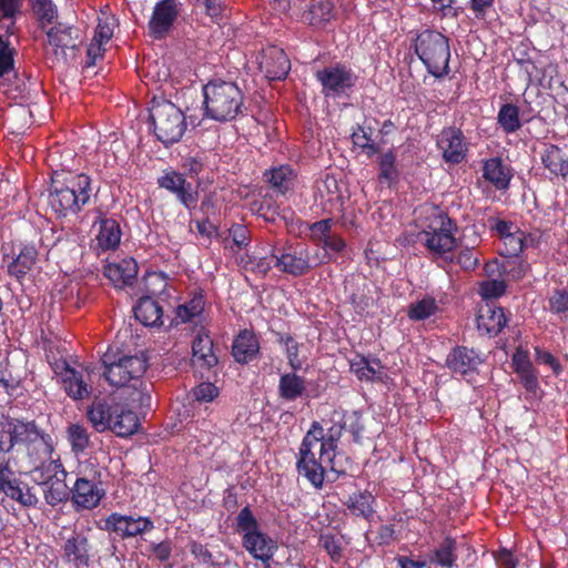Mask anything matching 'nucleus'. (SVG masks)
Listing matches in <instances>:
<instances>
[{
	"instance_id": "nucleus-27",
	"label": "nucleus",
	"mask_w": 568,
	"mask_h": 568,
	"mask_svg": "<svg viewBox=\"0 0 568 568\" xmlns=\"http://www.w3.org/2000/svg\"><path fill=\"white\" fill-rule=\"evenodd\" d=\"M103 496V491L85 478H78L72 489L73 503L84 509L97 507Z\"/></svg>"
},
{
	"instance_id": "nucleus-50",
	"label": "nucleus",
	"mask_w": 568,
	"mask_h": 568,
	"mask_svg": "<svg viewBox=\"0 0 568 568\" xmlns=\"http://www.w3.org/2000/svg\"><path fill=\"white\" fill-rule=\"evenodd\" d=\"M396 156L392 151H388L379 158V180L392 183L397 180L398 171L395 165Z\"/></svg>"
},
{
	"instance_id": "nucleus-44",
	"label": "nucleus",
	"mask_w": 568,
	"mask_h": 568,
	"mask_svg": "<svg viewBox=\"0 0 568 568\" xmlns=\"http://www.w3.org/2000/svg\"><path fill=\"white\" fill-rule=\"evenodd\" d=\"M438 311V305L434 297L426 296L415 303H412L408 308V317L413 321H423Z\"/></svg>"
},
{
	"instance_id": "nucleus-63",
	"label": "nucleus",
	"mask_w": 568,
	"mask_h": 568,
	"mask_svg": "<svg viewBox=\"0 0 568 568\" xmlns=\"http://www.w3.org/2000/svg\"><path fill=\"white\" fill-rule=\"evenodd\" d=\"M328 257L332 260L336 255L344 252L346 248V242L339 235L332 234L322 244Z\"/></svg>"
},
{
	"instance_id": "nucleus-59",
	"label": "nucleus",
	"mask_w": 568,
	"mask_h": 568,
	"mask_svg": "<svg viewBox=\"0 0 568 568\" xmlns=\"http://www.w3.org/2000/svg\"><path fill=\"white\" fill-rule=\"evenodd\" d=\"M114 19L106 17L104 20H100L94 32L93 41L104 44L113 36Z\"/></svg>"
},
{
	"instance_id": "nucleus-43",
	"label": "nucleus",
	"mask_w": 568,
	"mask_h": 568,
	"mask_svg": "<svg viewBox=\"0 0 568 568\" xmlns=\"http://www.w3.org/2000/svg\"><path fill=\"white\" fill-rule=\"evenodd\" d=\"M498 124L506 133H514L521 126L519 109L510 103L501 105L497 115Z\"/></svg>"
},
{
	"instance_id": "nucleus-4",
	"label": "nucleus",
	"mask_w": 568,
	"mask_h": 568,
	"mask_svg": "<svg viewBox=\"0 0 568 568\" xmlns=\"http://www.w3.org/2000/svg\"><path fill=\"white\" fill-rule=\"evenodd\" d=\"M204 115L217 122L234 120L244 112V97L235 82L212 80L203 87Z\"/></svg>"
},
{
	"instance_id": "nucleus-64",
	"label": "nucleus",
	"mask_w": 568,
	"mask_h": 568,
	"mask_svg": "<svg viewBox=\"0 0 568 568\" xmlns=\"http://www.w3.org/2000/svg\"><path fill=\"white\" fill-rule=\"evenodd\" d=\"M217 394V388L212 383H201L193 389L194 398L199 402H211Z\"/></svg>"
},
{
	"instance_id": "nucleus-16",
	"label": "nucleus",
	"mask_w": 568,
	"mask_h": 568,
	"mask_svg": "<svg viewBox=\"0 0 568 568\" xmlns=\"http://www.w3.org/2000/svg\"><path fill=\"white\" fill-rule=\"evenodd\" d=\"M160 187L174 194L178 201L186 209L195 207L197 203V192L192 184L187 182L184 175L176 171H166L158 179Z\"/></svg>"
},
{
	"instance_id": "nucleus-6",
	"label": "nucleus",
	"mask_w": 568,
	"mask_h": 568,
	"mask_svg": "<svg viewBox=\"0 0 568 568\" xmlns=\"http://www.w3.org/2000/svg\"><path fill=\"white\" fill-rule=\"evenodd\" d=\"M415 52L434 77L448 73L450 50L448 39L440 32L426 30L418 34Z\"/></svg>"
},
{
	"instance_id": "nucleus-21",
	"label": "nucleus",
	"mask_w": 568,
	"mask_h": 568,
	"mask_svg": "<svg viewBox=\"0 0 568 568\" xmlns=\"http://www.w3.org/2000/svg\"><path fill=\"white\" fill-rule=\"evenodd\" d=\"M507 323V317L501 307L494 303H486L480 306L477 315V328L481 334L496 336Z\"/></svg>"
},
{
	"instance_id": "nucleus-3",
	"label": "nucleus",
	"mask_w": 568,
	"mask_h": 568,
	"mask_svg": "<svg viewBox=\"0 0 568 568\" xmlns=\"http://www.w3.org/2000/svg\"><path fill=\"white\" fill-rule=\"evenodd\" d=\"M91 179L84 173L54 171L49 204L61 215L78 213L91 199Z\"/></svg>"
},
{
	"instance_id": "nucleus-42",
	"label": "nucleus",
	"mask_w": 568,
	"mask_h": 568,
	"mask_svg": "<svg viewBox=\"0 0 568 568\" xmlns=\"http://www.w3.org/2000/svg\"><path fill=\"white\" fill-rule=\"evenodd\" d=\"M375 497L368 491H358L351 495L346 501L347 508L353 515L369 518L374 513Z\"/></svg>"
},
{
	"instance_id": "nucleus-58",
	"label": "nucleus",
	"mask_w": 568,
	"mask_h": 568,
	"mask_svg": "<svg viewBox=\"0 0 568 568\" xmlns=\"http://www.w3.org/2000/svg\"><path fill=\"white\" fill-rule=\"evenodd\" d=\"M550 311L561 317H568V292L556 291L549 300Z\"/></svg>"
},
{
	"instance_id": "nucleus-28",
	"label": "nucleus",
	"mask_w": 568,
	"mask_h": 568,
	"mask_svg": "<svg viewBox=\"0 0 568 568\" xmlns=\"http://www.w3.org/2000/svg\"><path fill=\"white\" fill-rule=\"evenodd\" d=\"M118 403H110L105 399H95L88 408V418L98 432L110 429L115 416L114 409Z\"/></svg>"
},
{
	"instance_id": "nucleus-48",
	"label": "nucleus",
	"mask_w": 568,
	"mask_h": 568,
	"mask_svg": "<svg viewBox=\"0 0 568 568\" xmlns=\"http://www.w3.org/2000/svg\"><path fill=\"white\" fill-rule=\"evenodd\" d=\"M68 439L75 453L83 452L90 444L87 428L79 424H72L68 427Z\"/></svg>"
},
{
	"instance_id": "nucleus-61",
	"label": "nucleus",
	"mask_w": 568,
	"mask_h": 568,
	"mask_svg": "<svg viewBox=\"0 0 568 568\" xmlns=\"http://www.w3.org/2000/svg\"><path fill=\"white\" fill-rule=\"evenodd\" d=\"M332 220L326 219L318 222H315L311 225V236L314 241L322 244L327 237L332 235L331 233Z\"/></svg>"
},
{
	"instance_id": "nucleus-53",
	"label": "nucleus",
	"mask_w": 568,
	"mask_h": 568,
	"mask_svg": "<svg viewBox=\"0 0 568 568\" xmlns=\"http://www.w3.org/2000/svg\"><path fill=\"white\" fill-rule=\"evenodd\" d=\"M144 286L150 295L160 296L166 291L168 276L162 272L149 273L144 277Z\"/></svg>"
},
{
	"instance_id": "nucleus-41",
	"label": "nucleus",
	"mask_w": 568,
	"mask_h": 568,
	"mask_svg": "<svg viewBox=\"0 0 568 568\" xmlns=\"http://www.w3.org/2000/svg\"><path fill=\"white\" fill-rule=\"evenodd\" d=\"M190 551L196 559L197 564L206 567L224 568L229 562L227 557L221 551L213 554L205 545L197 541H192L190 544Z\"/></svg>"
},
{
	"instance_id": "nucleus-35",
	"label": "nucleus",
	"mask_w": 568,
	"mask_h": 568,
	"mask_svg": "<svg viewBox=\"0 0 568 568\" xmlns=\"http://www.w3.org/2000/svg\"><path fill=\"white\" fill-rule=\"evenodd\" d=\"M37 257L34 245H23L18 256L8 264L9 274L18 280L22 278L33 267Z\"/></svg>"
},
{
	"instance_id": "nucleus-2",
	"label": "nucleus",
	"mask_w": 568,
	"mask_h": 568,
	"mask_svg": "<svg viewBox=\"0 0 568 568\" xmlns=\"http://www.w3.org/2000/svg\"><path fill=\"white\" fill-rule=\"evenodd\" d=\"M104 366L103 376L110 385L129 389L126 399L132 406H149L151 402V384L144 381L148 369V361L142 355L121 356L118 361L110 362L105 354L102 358Z\"/></svg>"
},
{
	"instance_id": "nucleus-38",
	"label": "nucleus",
	"mask_w": 568,
	"mask_h": 568,
	"mask_svg": "<svg viewBox=\"0 0 568 568\" xmlns=\"http://www.w3.org/2000/svg\"><path fill=\"white\" fill-rule=\"evenodd\" d=\"M541 162L550 173L557 176L568 175V160L564 158L561 149L557 145H547L541 153Z\"/></svg>"
},
{
	"instance_id": "nucleus-55",
	"label": "nucleus",
	"mask_w": 568,
	"mask_h": 568,
	"mask_svg": "<svg viewBox=\"0 0 568 568\" xmlns=\"http://www.w3.org/2000/svg\"><path fill=\"white\" fill-rule=\"evenodd\" d=\"M506 291V284L503 280H486L479 284V295L484 300L497 298Z\"/></svg>"
},
{
	"instance_id": "nucleus-18",
	"label": "nucleus",
	"mask_w": 568,
	"mask_h": 568,
	"mask_svg": "<svg viewBox=\"0 0 568 568\" xmlns=\"http://www.w3.org/2000/svg\"><path fill=\"white\" fill-rule=\"evenodd\" d=\"M36 454L37 457L30 458L33 465L30 473L36 484L42 486L55 479H65L67 471L59 458H52V453L48 457L40 453Z\"/></svg>"
},
{
	"instance_id": "nucleus-24",
	"label": "nucleus",
	"mask_w": 568,
	"mask_h": 568,
	"mask_svg": "<svg viewBox=\"0 0 568 568\" xmlns=\"http://www.w3.org/2000/svg\"><path fill=\"white\" fill-rule=\"evenodd\" d=\"M63 557L77 568L88 567L90 562L88 538L81 534H74L68 538L63 546Z\"/></svg>"
},
{
	"instance_id": "nucleus-20",
	"label": "nucleus",
	"mask_w": 568,
	"mask_h": 568,
	"mask_svg": "<svg viewBox=\"0 0 568 568\" xmlns=\"http://www.w3.org/2000/svg\"><path fill=\"white\" fill-rule=\"evenodd\" d=\"M217 364V357L213 352V342L205 333H199L192 343V365L200 372H209Z\"/></svg>"
},
{
	"instance_id": "nucleus-13",
	"label": "nucleus",
	"mask_w": 568,
	"mask_h": 568,
	"mask_svg": "<svg viewBox=\"0 0 568 568\" xmlns=\"http://www.w3.org/2000/svg\"><path fill=\"white\" fill-rule=\"evenodd\" d=\"M436 145L446 163L459 164L467 156L468 143L458 128L448 126L443 129L437 135Z\"/></svg>"
},
{
	"instance_id": "nucleus-34",
	"label": "nucleus",
	"mask_w": 568,
	"mask_h": 568,
	"mask_svg": "<svg viewBox=\"0 0 568 568\" xmlns=\"http://www.w3.org/2000/svg\"><path fill=\"white\" fill-rule=\"evenodd\" d=\"M162 314V306L151 296L141 297L134 307L135 318L145 326L161 325Z\"/></svg>"
},
{
	"instance_id": "nucleus-11",
	"label": "nucleus",
	"mask_w": 568,
	"mask_h": 568,
	"mask_svg": "<svg viewBox=\"0 0 568 568\" xmlns=\"http://www.w3.org/2000/svg\"><path fill=\"white\" fill-rule=\"evenodd\" d=\"M10 424L14 444H27L30 458L34 453H40L44 457L53 453L50 436L41 433L34 422L10 420Z\"/></svg>"
},
{
	"instance_id": "nucleus-32",
	"label": "nucleus",
	"mask_w": 568,
	"mask_h": 568,
	"mask_svg": "<svg viewBox=\"0 0 568 568\" xmlns=\"http://www.w3.org/2000/svg\"><path fill=\"white\" fill-rule=\"evenodd\" d=\"M306 393V381L296 373H285L278 381V396L287 402L296 400Z\"/></svg>"
},
{
	"instance_id": "nucleus-51",
	"label": "nucleus",
	"mask_w": 568,
	"mask_h": 568,
	"mask_svg": "<svg viewBox=\"0 0 568 568\" xmlns=\"http://www.w3.org/2000/svg\"><path fill=\"white\" fill-rule=\"evenodd\" d=\"M504 248L501 254L517 256L525 248V232L516 229L513 234H507L503 240Z\"/></svg>"
},
{
	"instance_id": "nucleus-56",
	"label": "nucleus",
	"mask_w": 568,
	"mask_h": 568,
	"mask_svg": "<svg viewBox=\"0 0 568 568\" xmlns=\"http://www.w3.org/2000/svg\"><path fill=\"white\" fill-rule=\"evenodd\" d=\"M280 342L284 345L290 366L294 369H301L303 362L298 355V343L292 336H282Z\"/></svg>"
},
{
	"instance_id": "nucleus-5",
	"label": "nucleus",
	"mask_w": 568,
	"mask_h": 568,
	"mask_svg": "<svg viewBox=\"0 0 568 568\" xmlns=\"http://www.w3.org/2000/svg\"><path fill=\"white\" fill-rule=\"evenodd\" d=\"M456 231V225L444 212L430 207L419 239L433 256L453 262L452 253L458 244L455 236Z\"/></svg>"
},
{
	"instance_id": "nucleus-52",
	"label": "nucleus",
	"mask_w": 568,
	"mask_h": 568,
	"mask_svg": "<svg viewBox=\"0 0 568 568\" xmlns=\"http://www.w3.org/2000/svg\"><path fill=\"white\" fill-rule=\"evenodd\" d=\"M21 483L8 463H0V493L9 497Z\"/></svg>"
},
{
	"instance_id": "nucleus-14",
	"label": "nucleus",
	"mask_w": 568,
	"mask_h": 568,
	"mask_svg": "<svg viewBox=\"0 0 568 568\" xmlns=\"http://www.w3.org/2000/svg\"><path fill=\"white\" fill-rule=\"evenodd\" d=\"M154 524L149 517L121 515L112 513L105 519V529L116 534L119 537L132 538L151 531Z\"/></svg>"
},
{
	"instance_id": "nucleus-19",
	"label": "nucleus",
	"mask_w": 568,
	"mask_h": 568,
	"mask_svg": "<svg viewBox=\"0 0 568 568\" xmlns=\"http://www.w3.org/2000/svg\"><path fill=\"white\" fill-rule=\"evenodd\" d=\"M260 68L268 80H282L288 74L291 62L283 49L273 45L263 50Z\"/></svg>"
},
{
	"instance_id": "nucleus-8",
	"label": "nucleus",
	"mask_w": 568,
	"mask_h": 568,
	"mask_svg": "<svg viewBox=\"0 0 568 568\" xmlns=\"http://www.w3.org/2000/svg\"><path fill=\"white\" fill-rule=\"evenodd\" d=\"M0 92L10 104L31 102V94L24 80L19 78L13 67V50L0 36Z\"/></svg>"
},
{
	"instance_id": "nucleus-57",
	"label": "nucleus",
	"mask_w": 568,
	"mask_h": 568,
	"mask_svg": "<svg viewBox=\"0 0 568 568\" xmlns=\"http://www.w3.org/2000/svg\"><path fill=\"white\" fill-rule=\"evenodd\" d=\"M33 10L42 23H51L58 14L52 0H34Z\"/></svg>"
},
{
	"instance_id": "nucleus-45",
	"label": "nucleus",
	"mask_w": 568,
	"mask_h": 568,
	"mask_svg": "<svg viewBox=\"0 0 568 568\" xmlns=\"http://www.w3.org/2000/svg\"><path fill=\"white\" fill-rule=\"evenodd\" d=\"M43 486L45 487L43 490L44 499L51 506H55L69 498V488L65 479H55Z\"/></svg>"
},
{
	"instance_id": "nucleus-40",
	"label": "nucleus",
	"mask_w": 568,
	"mask_h": 568,
	"mask_svg": "<svg viewBox=\"0 0 568 568\" xmlns=\"http://www.w3.org/2000/svg\"><path fill=\"white\" fill-rule=\"evenodd\" d=\"M457 560L456 541L453 538H445L432 552L429 554V562L444 568H452Z\"/></svg>"
},
{
	"instance_id": "nucleus-7",
	"label": "nucleus",
	"mask_w": 568,
	"mask_h": 568,
	"mask_svg": "<svg viewBox=\"0 0 568 568\" xmlns=\"http://www.w3.org/2000/svg\"><path fill=\"white\" fill-rule=\"evenodd\" d=\"M150 112L159 141L170 145L181 140L186 130V119L180 108L170 101H161L154 103Z\"/></svg>"
},
{
	"instance_id": "nucleus-54",
	"label": "nucleus",
	"mask_w": 568,
	"mask_h": 568,
	"mask_svg": "<svg viewBox=\"0 0 568 568\" xmlns=\"http://www.w3.org/2000/svg\"><path fill=\"white\" fill-rule=\"evenodd\" d=\"M236 528L243 537L258 530V524L248 507L241 509L236 517Z\"/></svg>"
},
{
	"instance_id": "nucleus-30",
	"label": "nucleus",
	"mask_w": 568,
	"mask_h": 568,
	"mask_svg": "<svg viewBox=\"0 0 568 568\" xmlns=\"http://www.w3.org/2000/svg\"><path fill=\"white\" fill-rule=\"evenodd\" d=\"M483 175L498 190L507 189L511 179L509 168L504 164V161L500 158H490L486 160L483 166Z\"/></svg>"
},
{
	"instance_id": "nucleus-25",
	"label": "nucleus",
	"mask_w": 568,
	"mask_h": 568,
	"mask_svg": "<svg viewBox=\"0 0 568 568\" xmlns=\"http://www.w3.org/2000/svg\"><path fill=\"white\" fill-rule=\"evenodd\" d=\"M138 274V264L133 258H123L119 262L108 263L104 266V275L114 286L131 285Z\"/></svg>"
},
{
	"instance_id": "nucleus-37",
	"label": "nucleus",
	"mask_w": 568,
	"mask_h": 568,
	"mask_svg": "<svg viewBox=\"0 0 568 568\" xmlns=\"http://www.w3.org/2000/svg\"><path fill=\"white\" fill-rule=\"evenodd\" d=\"M334 18L333 4L328 0L314 1L302 16L304 22L322 28Z\"/></svg>"
},
{
	"instance_id": "nucleus-29",
	"label": "nucleus",
	"mask_w": 568,
	"mask_h": 568,
	"mask_svg": "<svg viewBox=\"0 0 568 568\" xmlns=\"http://www.w3.org/2000/svg\"><path fill=\"white\" fill-rule=\"evenodd\" d=\"M260 343L257 337L250 331H242L234 339L232 355L237 363L246 364L257 355Z\"/></svg>"
},
{
	"instance_id": "nucleus-26",
	"label": "nucleus",
	"mask_w": 568,
	"mask_h": 568,
	"mask_svg": "<svg viewBox=\"0 0 568 568\" xmlns=\"http://www.w3.org/2000/svg\"><path fill=\"white\" fill-rule=\"evenodd\" d=\"M30 103L10 104L6 110L4 122L12 133L21 134L34 123Z\"/></svg>"
},
{
	"instance_id": "nucleus-47",
	"label": "nucleus",
	"mask_w": 568,
	"mask_h": 568,
	"mask_svg": "<svg viewBox=\"0 0 568 568\" xmlns=\"http://www.w3.org/2000/svg\"><path fill=\"white\" fill-rule=\"evenodd\" d=\"M204 310L203 295L197 293L186 303L178 307L176 314L183 322L192 321L194 317L202 314Z\"/></svg>"
},
{
	"instance_id": "nucleus-1",
	"label": "nucleus",
	"mask_w": 568,
	"mask_h": 568,
	"mask_svg": "<svg viewBox=\"0 0 568 568\" xmlns=\"http://www.w3.org/2000/svg\"><path fill=\"white\" fill-rule=\"evenodd\" d=\"M341 429L331 428L326 435L318 423H313L304 436L297 458L296 469L314 488L323 487L326 469L341 473L335 463L337 440Z\"/></svg>"
},
{
	"instance_id": "nucleus-49",
	"label": "nucleus",
	"mask_w": 568,
	"mask_h": 568,
	"mask_svg": "<svg viewBox=\"0 0 568 568\" xmlns=\"http://www.w3.org/2000/svg\"><path fill=\"white\" fill-rule=\"evenodd\" d=\"M9 498L19 503L27 508H34L39 503L38 495L34 488L21 483L10 495Z\"/></svg>"
},
{
	"instance_id": "nucleus-15",
	"label": "nucleus",
	"mask_w": 568,
	"mask_h": 568,
	"mask_svg": "<svg viewBox=\"0 0 568 568\" xmlns=\"http://www.w3.org/2000/svg\"><path fill=\"white\" fill-rule=\"evenodd\" d=\"M54 373L60 376L64 392L74 400L85 399L91 395L92 387L83 372L70 367L67 362L54 364Z\"/></svg>"
},
{
	"instance_id": "nucleus-31",
	"label": "nucleus",
	"mask_w": 568,
	"mask_h": 568,
	"mask_svg": "<svg viewBox=\"0 0 568 568\" xmlns=\"http://www.w3.org/2000/svg\"><path fill=\"white\" fill-rule=\"evenodd\" d=\"M115 416L110 430L116 436L128 437L133 435L139 428V418L136 414L123 405L119 404L114 409Z\"/></svg>"
},
{
	"instance_id": "nucleus-62",
	"label": "nucleus",
	"mask_w": 568,
	"mask_h": 568,
	"mask_svg": "<svg viewBox=\"0 0 568 568\" xmlns=\"http://www.w3.org/2000/svg\"><path fill=\"white\" fill-rule=\"evenodd\" d=\"M320 545L331 556L332 559L338 560L342 554L339 539L333 535H321Z\"/></svg>"
},
{
	"instance_id": "nucleus-33",
	"label": "nucleus",
	"mask_w": 568,
	"mask_h": 568,
	"mask_svg": "<svg viewBox=\"0 0 568 568\" xmlns=\"http://www.w3.org/2000/svg\"><path fill=\"white\" fill-rule=\"evenodd\" d=\"M121 230L119 223L113 219H101L99 232L95 236L97 246L101 251L114 250L120 244Z\"/></svg>"
},
{
	"instance_id": "nucleus-22",
	"label": "nucleus",
	"mask_w": 568,
	"mask_h": 568,
	"mask_svg": "<svg viewBox=\"0 0 568 568\" xmlns=\"http://www.w3.org/2000/svg\"><path fill=\"white\" fill-rule=\"evenodd\" d=\"M481 362L483 361L477 352L465 346L455 347L446 358L447 367L454 374L459 375L474 373Z\"/></svg>"
},
{
	"instance_id": "nucleus-23",
	"label": "nucleus",
	"mask_w": 568,
	"mask_h": 568,
	"mask_svg": "<svg viewBox=\"0 0 568 568\" xmlns=\"http://www.w3.org/2000/svg\"><path fill=\"white\" fill-rule=\"evenodd\" d=\"M243 547L255 559L267 562L274 556V552L277 549V544L258 529L248 536L243 537Z\"/></svg>"
},
{
	"instance_id": "nucleus-17",
	"label": "nucleus",
	"mask_w": 568,
	"mask_h": 568,
	"mask_svg": "<svg viewBox=\"0 0 568 568\" xmlns=\"http://www.w3.org/2000/svg\"><path fill=\"white\" fill-rule=\"evenodd\" d=\"M179 14L176 0H161L153 9L149 21L150 34L154 39L164 38Z\"/></svg>"
},
{
	"instance_id": "nucleus-60",
	"label": "nucleus",
	"mask_w": 568,
	"mask_h": 568,
	"mask_svg": "<svg viewBox=\"0 0 568 568\" xmlns=\"http://www.w3.org/2000/svg\"><path fill=\"white\" fill-rule=\"evenodd\" d=\"M23 0H0V13L2 19L9 20L10 23L7 26L9 31L13 26V18L20 11Z\"/></svg>"
},
{
	"instance_id": "nucleus-12",
	"label": "nucleus",
	"mask_w": 568,
	"mask_h": 568,
	"mask_svg": "<svg viewBox=\"0 0 568 568\" xmlns=\"http://www.w3.org/2000/svg\"><path fill=\"white\" fill-rule=\"evenodd\" d=\"M275 267L292 276H302L311 270L310 251L304 246H286L273 248Z\"/></svg>"
},
{
	"instance_id": "nucleus-36",
	"label": "nucleus",
	"mask_w": 568,
	"mask_h": 568,
	"mask_svg": "<svg viewBox=\"0 0 568 568\" xmlns=\"http://www.w3.org/2000/svg\"><path fill=\"white\" fill-rule=\"evenodd\" d=\"M351 371L359 378L366 381L379 379L383 374V365L377 358H368L356 355L351 361Z\"/></svg>"
},
{
	"instance_id": "nucleus-46",
	"label": "nucleus",
	"mask_w": 568,
	"mask_h": 568,
	"mask_svg": "<svg viewBox=\"0 0 568 568\" xmlns=\"http://www.w3.org/2000/svg\"><path fill=\"white\" fill-rule=\"evenodd\" d=\"M354 145L366 151L368 156L376 154L379 146L374 142L373 130L366 126H358L352 134Z\"/></svg>"
},
{
	"instance_id": "nucleus-39",
	"label": "nucleus",
	"mask_w": 568,
	"mask_h": 568,
	"mask_svg": "<svg viewBox=\"0 0 568 568\" xmlns=\"http://www.w3.org/2000/svg\"><path fill=\"white\" fill-rule=\"evenodd\" d=\"M265 175L271 186L282 194L293 189L296 179V174L290 165L274 168Z\"/></svg>"
},
{
	"instance_id": "nucleus-9",
	"label": "nucleus",
	"mask_w": 568,
	"mask_h": 568,
	"mask_svg": "<svg viewBox=\"0 0 568 568\" xmlns=\"http://www.w3.org/2000/svg\"><path fill=\"white\" fill-rule=\"evenodd\" d=\"M47 61L54 65L55 63L67 62V51L77 48L79 32L72 26L58 23L47 31Z\"/></svg>"
},
{
	"instance_id": "nucleus-10",
	"label": "nucleus",
	"mask_w": 568,
	"mask_h": 568,
	"mask_svg": "<svg viewBox=\"0 0 568 568\" xmlns=\"http://www.w3.org/2000/svg\"><path fill=\"white\" fill-rule=\"evenodd\" d=\"M315 77L322 85V93L326 98H336L346 94L347 91L355 87L357 80L355 73L342 64H335L318 70Z\"/></svg>"
}]
</instances>
